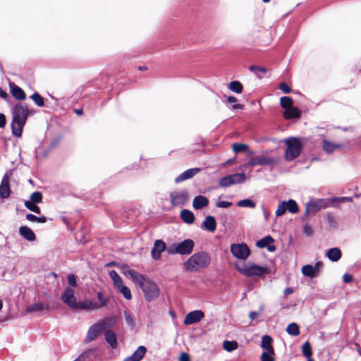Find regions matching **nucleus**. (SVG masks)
<instances>
[{"label": "nucleus", "mask_w": 361, "mask_h": 361, "mask_svg": "<svg viewBox=\"0 0 361 361\" xmlns=\"http://www.w3.org/2000/svg\"><path fill=\"white\" fill-rule=\"evenodd\" d=\"M97 298L99 301V307H105L107 305V303H108V298H105L104 296V294L102 292L99 291V292H97Z\"/></svg>", "instance_id": "09e8293b"}, {"label": "nucleus", "mask_w": 361, "mask_h": 361, "mask_svg": "<svg viewBox=\"0 0 361 361\" xmlns=\"http://www.w3.org/2000/svg\"><path fill=\"white\" fill-rule=\"evenodd\" d=\"M238 343L235 341H224L223 343V348L227 352H232L236 350Z\"/></svg>", "instance_id": "473e14b6"}, {"label": "nucleus", "mask_w": 361, "mask_h": 361, "mask_svg": "<svg viewBox=\"0 0 361 361\" xmlns=\"http://www.w3.org/2000/svg\"><path fill=\"white\" fill-rule=\"evenodd\" d=\"M99 308V305L97 302L93 301V300H84L80 301L77 303V305L75 308V310H85V311H90V310H94Z\"/></svg>", "instance_id": "f3484780"}, {"label": "nucleus", "mask_w": 361, "mask_h": 361, "mask_svg": "<svg viewBox=\"0 0 361 361\" xmlns=\"http://www.w3.org/2000/svg\"><path fill=\"white\" fill-rule=\"evenodd\" d=\"M204 316L202 310H194L190 312L184 319V324L190 325L199 322Z\"/></svg>", "instance_id": "4468645a"}, {"label": "nucleus", "mask_w": 361, "mask_h": 361, "mask_svg": "<svg viewBox=\"0 0 361 361\" xmlns=\"http://www.w3.org/2000/svg\"><path fill=\"white\" fill-rule=\"evenodd\" d=\"M12 95L18 100H24L25 99V92L18 86L13 84L10 85Z\"/></svg>", "instance_id": "a878e982"}, {"label": "nucleus", "mask_w": 361, "mask_h": 361, "mask_svg": "<svg viewBox=\"0 0 361 361\" xmlns=\"http://www.w3.org/2000/svg\"><path fill=\"white\" fill-rule=\"evenodd\" d=\"M274 242V239L270 235L265 236L257 241L256 245L259 248H264Z\"/></svg>", "instance_id": "72a5a7b5"}, {"label": "nucleus", "mask_w": 361, "mask_h": 361, "mask_svg": "<svg viewBox=\"0 0 361 361\" xmlns=\"http://www.w3.org/2000/svg\"><path fill=\"white\" fill-rule=\"evenodd\" d=\"M194 245L193 240L186 239L175 246V251H176L177 254L182 255H190L193 250Z\"/></svg>", "instance_id": "f8f14e48"}, {"label": "nucleus", "mask_w": 361, "mask_h": 361, "mask_svg": "<svg viewBox=\"0 0 361 361\" xmlns=\"http://www.w3.org/2000/svg\"><path fill=\"white\" fill-rule=\"evenodd\" d=\"M117 291L118 293H120L121 294L123 295V296L126 299V300H130L132 298V295H131V292H130V290L128 287H127L125 285H123V286H120L119 288H118L117 289Z\"/></svg>", "instance_id": "4c0bfd02"}, {"label": "nucleus", "mask_w": 361, "mask_h": 361, "mask_svg": "<svg viewBox=\"0 0 361 361\" xmlns=\"http://www.w3.org/2000/svg\"><path fill=\"white\" fill-rule=\"evenodd\" d=\"M180 217L185 223L188 224H192L195 220L193 213L188 209H183L180 212Z\"/></svg>", "instance_id": "c85d7f7f"}, {"label": "nucleus", "mask_w": 361, "mask_h": 361, "mask_svg": "<svg viewBox=\"0 0 361 361\" xmlns=\"http://www.w3.org/2000/svg\"><path fill=\"white\" fill-rule=\"evenodd\" d=\"M122 273L126 276L130 277L135 283L142 279L143 274H141L133 269H129L128 267H123Z\"/></svg>", "instance_id": "5701e85b"}, {"label": "nucleus", "mask_w": 361, "mask_h": 361, "mask_svg": "<svg viewBox=\"0 0 361 361\" xmlns=\"http://www.w3.org/2000/svg\"><path fill=\"white\" fill-rule=\"evenodd\" d=\"M25 218L29 221L36 222L37 216L34 214H27Z\"/></svg>", "instance_id": "e2e57ef3"}, {"label": "nucleus", "mask_w": 361, "mask_h": 361, "mask_svg": "<svg viewBox=\"0 0 361 361\" xmlns=\"http://www.w3.org/2000/svg\"><path fill=\"white\" fill-rule=\"evenodd\" d=\"M273 339L270 336L265 335L262 338L261 347L264 352L274 353V349L272 345Z\"/></svg>", "instance_id": "4be33fe9"}, {"label": "nucleus", "mask_w": 361, "mask_h": 361, "mask_svg": "<svg viewBox=\"0 0 361 361\" xmlns=\"http://www.w3.org/2000/svg\"><path fill=\"white\" fill-rule=\"evenodd\" d=\"M166 249V244L161 240H157L154 243V247L151 251L152 257L155 260H159L161 257V252Z\"/></svg>", "instance_id": "2eb2a0df"}, {"label": "nucleus", "mask_w": 361, "mask_h": 361, "mask_svg": "<svg viewBox=\"0 0 361 361\" xmlns=\"http://www.w3.org/2000/svg\"><path fill=\"white\" fill-rule=\"evenodd\" d=\"M49 305L47 304H44L42 302L35 303L26 308L27 312H40L44 309H48Z\"/></svg>", "instance_id": "c756f323"}, {"label": "nucleus", "mask_w": 361, "mask_h": 361, "mask_svg": "<svg viewBox=\"0 0 361 361\" xmlns=\"http://www.w3.org/2000/svg\"><path fill=\"white\" fill-rule=\"evenodd\" d=\"M146 353V348L140 345L137 350L129 357H127L124 361H140Z\"/></svg>", "instance_id": "6ab92c4d"}, {"label": "nucleus", "mask_w": 361, "mask_h": 361, "mask_svg": "<svg viewBox=\"0 0 361 361\" xmlns=\"http://www.w3.org/2000/svg\"><path fill=\"white\" fill-rule=\"evenodd\" d=\"M232 205L231 202L228 201H219L216 203V207L219 208H228Z\"/></svg>", "instance_id": "6e6d98bb"}, {"label": "nucleus", "mask_w": 361, "mask_h": 361, "mask_svg": "<svg viewBox=\"0 0 361 361\" xmlns=\"http://www.w3.org/2000/svg\"><path fill=\"white\" fill-rule=\"evenodd\" d=\"M302 274L310 278L314 277L317 274L314 271L313 266L307 264L302 267Z\"/></svg>", "instance_id": "c9c22d12"}, {"label": "nucleus", "mask_w": 361, "mask_h": 361, "mask_svg": "<svg viewBox=\"0 0 361 361\" xmlns=\"http://www.w3.org/2000/svg\"><path fill=\"white\" fill-rule=\"evenodd\" d=\"M31 99L35 103L37 106H44V101L43 97L37 92H35L32 96Z\"/></svg>", "instance_id": "a19ab883"}, {"label": "nucleus", "mask_w": 361, "mask_h": 361, "mask_svg": "<svg viewBox=\"0 0 361 361\" xmlns=\"http://www.w3.org/2000/svg\"><path fill=\"white\" fill-rule=\"evenodd\" d=\"M341 251L338 247H333L326 252V257L331 262H338L341 258Z\"/></svg>", "instance_id": "393cba45"}, {"label": "nucleus", "mask_w": 361, "mask_h": 361, "mask_svg": "<svg viewBox=\"0 0 361 361\" xmlns=\"http://www.w3.org/2000/svg\"><path fill=\"white\" fill-rule=\"evenodd\" d=\"M209 204V200L203 195H197L195 197L192 202V207L195 209H201L203 207H207Z\"/></svg>", "instance_id": "412c9836"}, {"label": "nucleus", "mask_w": 361, "mask_h": 361, "mask_svg": "<svg viewBox=\"0 0 361 361\" xmlns=\"http://www.w3.org/2000/svg\"><path fill=\"white\" fill-rule=\"evenodd\" d=\"M67 279H68V283L69 286H71V288L77 286V280H76V277L74 274H68Z\"/></svg>", "instance_id": "603ef678"}, {"label": "nucleus", "mask_w": 361, "mask_h": 361, "mask_svg": "<svg viewBox=\"0 0 361 361\" xmlns=\"http://www.w3.org/2000/svg\"><path fill=\"white\" fill-rule=\"evenodd\" d=\"M231 252L235 258L245 260L250 255V250L244 243H233L231 245Z\"/></svg>", "instance_id": "1a4fd4ad"}, {"label": "nucleus", "mask_w": 361, "mask_h": 361, "mask_svg": "<svg viewBox=\"0 0 361 361\" xmlns=\"http://www.w3.org/2000/svg\"><path fill=\"white\" fill-rule=\"evenodd\" d=\"M250 70L255 72L257 75H258L259 73H265L267 71L265 68L261 67V66H251L250 67Z\"/></svg>", "instance_id": "864d4df0"}, {"label": "nucleus", "mask_w": 361, "mask_h": 361, "mask_svg": "<svg viewBox=\"0 0 361 361\" xmlns=\"http://www.w3.org/2000/svg\"><path fill=\"white\" fill-rule=\"evenodd\" d=\"M286 203H285V201H283L279 203V206H278V208L276 211V216H281L282 215H283L286 212Z\"/></svg>", "instance_id": "8fccbe9b"}, {"label": "nucleus", "mask_w": 361, "mask_h": 361, "mask_svg": "<svg viewBox=\"0 0 361 361\" xmlns=\"http://www.w3.org/2000/svg\"><path fill=\"white\" fill-rule=\"evenodd\" d=\"M286 331L289 335L297 336L300 334V330L296 323L290 324L287 328Z\"/></svg>", "instance_id": "e433bc0d"}, {"label": "nucleus", "mask_w": 361, "mask_h": 361, "mask_svg": "<svg viewBox=\"0 0 361 361\" xmlns=\"http://www.w3.org/2000/svg\"><path fill=\"white\" fill-rule=\"evenodd\" d=\"M210 263V257L205 252H200L193 254L187 261L184 262V267L188 271H197L204 269Z\"/></svg>", "instance_id": "f03ea898"}, {"label": "nucleus", "mask_w": 361, "mask_h": 361, "mask_svg": "<svg viewBox=\"0 0 361 361\" xmlns=\"http://www.w3.org/2000/svg\"><path fill=\"white\" fill-rule=\"evenodd\" d=\"M330 200L327 199H312L306 203L305 215L310 213L315 214L322 209L329 207Z\"/></svg>", "instance_id": "0eeeda50"}, {"label": "nucleus", "mask_w": 361, "mask_h": 361, "mask_svg": "<svg viewBox=\"0 0 361 361\" xmlns=\"http://www.w3.org/2000/svg\"><path fill=\"white\" fill-rule=\"evenodd\" d=\"M176 245H173V246L167 248V252L169 254V255H174V254H177L176 251H175V246Z\"/></svg>", "instance_id": "338daca9"}, {"label": "nucleus", "mask_w": 361, "mask_h": 361, "mask_svg": "<svg viewBox=\"0 0 361 361\" xmlns=\"http://www.w3.org/2000/svg\"><path fill=\"white\" fill-rule=\"evenodd\" d=\"M104 328V322L97 323L92 325L87 331L85 341L87 342H90L94 340Z\"/></svg>", "instance_id": "ddd939ff"}, {"label": "nucleus", "mask_w": 361, "mask_h": 361, "mask_svg": "<svg viewBox=\"0 0 361 361\" xmlns=\"http://www.w3.org/2000/svg\"><path fill=\"white\" fill-rule=\"evenodd\" d=\"M274 353L263 352L261 355V361H274Z\"/></svg>", "instance_id": "3c124183"}, {"label": "nucleus", "mask_w": 361, "mask_h": 361, "mask_svg": "<svg viewBox=\"0 0 361 361\" xmlns=\"http://www.w3.org/2000/svg\"><path fill=\"white\" fill-rule=\"evenodd\" d=\"M341 147V145L335 144L327 140L323 141V149L327 153H331L335 149Z\"/></svg>", "instance_id": "2f4dec72"}, {"label": "nucleus", "mask_w": 361, "mask_h": 361, "mask_svg": "<svg viewBox=\"0 0 361 361\" xmlns=\"http://www.w3.org/2000/svg\"><path fill=\"white\" fill-rule=\"evenodd\" d=\"M201 171L200 168H192L188 169L180 173L178 176L175 178V183H179L188 179H190L195 176L197 173Z\"/></svg>", "instance_id": "a211bd4d"}, {"label": "nucleus", "mask_w": 361, "mask_h": 361, "mask_svg": "<svg viewBox=\"0 0 361 361\" xmlns=\"http://www.w3.org/2000/svg\"><path fill=\"white\" fill-rule=\"evenodd\" d=\"M179 361H190V357L187 353H182L179 357Z\"/></svg>", "instance_id": "680f3d73"}, {"label": "nucleus", "mask_w": 361, "mask_h": 361, "mask_svg": "<svg viewBox=\"0 0 361 361\" xmlns=\"http://www.w3.org/2000/svg\"><path fill=\"white\" fill-rule=\"evenodd\" d=\"M286 211H288L291 214H296L299 211V207L297 202L293 200H288L285 201Z\"/></svg>", "instance_id": "7c9ffc66"}, {"label": "nucleus", "mask_w": 361, "mask_h": 361, "mask_svg": "<svg viewBox=\"0 0 361 361\" xmlns=\"http://www.w3.org/2000/svg\"><path fill=\"white\" fill-rule=\"evenodd\" d=\"M245 180L246 176L245 173H237L221 178L219 181V185L221 188H227L233 185L243 183Z\"/></svg>", "instance_id": "6e6552de"}, {"label": "nucleus", "mask_w": 361, "mask_h": 361, "mask_svg": "<svg viewBox=\"0 0 361 361\" xmlns=\"http://www.w3.org/2000/svg\"><path fill=\"white\" fill-rule=\"evenodd\" d=\"M11 194L10 189V183H9V177L7 173H6L1 180L0 185V197L2 199L8 198Z\"/></svg>", "instance_id": "dca6fc26"}, {"label": "nucleus", "mask_w": 361, "mask_h": 361, "mask_svg": "<svg viewBox=\"0 0 361 361\" xmlns=\"http://www.w3.org/2000/svg\"><path fill=\"white\" fill-rule=\"evenodd\" d=\"M105 339L112 348L117 346V338L116 334L111 330H107L105 332Z\"/></svg>", "instance_id": "cd10ccee"}, {"label": "nucleus", "mask_w": 361, "mask_h": 361, "mask_svg": "<svg viewBox=\"0 0 361 361\" xmlns=\"http://www.w3.org/2000/svg\"><path fill=\"white\" fill-rule=\"evenodd\" d=\"M226 102L228 103L233 104L232 108L233 109H243L244 108V105L240 104H235L237 102V99L233 96L227 97Z\"/></svg>", "instance_id": "37998d69"}, {"label": "nucleus", "mask_w": 361, "mask_h": 361, "mask_svg": "<svg viewBox=\"0 0 361 361\" xmlns=\"http://www.w3.org/2000/svg\"><path fill=\"white\" fill-rule=\"evenodd\" d=\"M302 355L308 359H312L311 356L312 355V348L310 343L308 341H306L302 347Z\"/></svg>", "instance_id": "58836bf2"}, {"label": "nucleus", "mask_w": 361, "mask_h": 361, "mask_svg": "<svg viewBox=\"0 0 361 361\" xmlns=\"http://www.w3.org/2000/svg\"><path fill=\"white\" fill-rule=\"evenodd\" d=\"M235 268L240 274L247 277L262 276L268 272L267 267L253 264H243L242 266L236 265Z\"/></svg>", "instance_id": "39448f33"}, {"label": "nucleus", "mask_w": 361, "mask_h": 361, "mask_svg": "<svg viewBox=\"0 0 361 361\" xmlns=\"http://www.w3.org/2000/svg\"><path fill=\"white\" fill-rule=\"evenodd\" d=\"M123 314H124V318H125V320H126V322L127 323V324L131 327H133L135 325L134 319H133L131 314L130 313V312L128 310H125L123 312Z\"/></svg>", "instance_id": "de8ad7c7"}, {"label": "nucleus", "mask_w": 361, "mask_h": 361, "mask_svg": "<svg viewBox=\"0 0 361 361\" xmlns=\"http://www.w3.org/2000/svg\"><path fill=\"white\" fill-rule=\"evenodd\" d=\"M137 285L142 289L145 299L148 301L153 300L159 295L160 290L157 285L145 275L142 276Z\"/></svg>", "instance_id": "7ed1b4c3"}, {"label": "nucleus", "mask_w": 361, "mask_h": 361, "mask_svg": "<svg viewBox=\"0 0 361 361\" xmlns=\"http://www.w3.org/2000/svg\"><path fill=\"white\" fill-rule=\"evenodd\" d=\"M286 145L285 159L286 161H290L300 155L302 146L298 138L289 137L286 139Z\"/></svg>", "instance_id": "20e7f679"}, {"label": "nucleus", "mask_w": 361, "mask_h": 361, "mask_svg": "<svg viewBox=\"0 0 361 361\" xmlns=\"http://www.w3.org/2000/svg\"><path fill=\"white\" fill-rule=\"evenodd\" d=\"M190 195L186 189L176 190L170 193V202L173 207L185 205L189 200Z\"/></svg>", "instance_id": "423d86ee"}, {"label": "nucleus", "mask_w": 361, "mask_h": 361, "mask_svg": "<svg viewBox=\"0 0 361 361\" xmlns=\"http://www.w3.org/2000/svg\"><path fill=\"white\" fill-rule=\"evenodd\" d=\"M237 205L240 207H250L254 208L256 206V204L250 199H245L240 200L237 202Z\"/></svg>", "instance_id": "79ce46f5"}, {"label": "nucleus", "mask_w": 361, "mask_h": 361, "mask_svg": "<svg viewBox=\"0 0 361 361\" xmlns=\"http://www.w3.org/2000/svg\"><path fill=\"white\" fill-rule=\"evenodd\" d=\"M232 148L235 153H240L248 149V146L245 144L234 143Z\"/></svg>", "instance_id": "a18cd8bd"}, {"label": "nucleus", "mask_w": 361, "mask_h": 361, "mask_svg": "<svg viewBox=\"0 0 361 361\" xmlns=\"http://www.w3.org/2000/svg\"><path fill=\"white\" fill-rule=\"evenodd\" d=\"M323 264L321 262H317L314 266H313V269L316 274L319 273V270L322 268Z\"/></svg>", "instance_id": "bf43d9fd"}, {"label": "nucleus", "mask_w": 361, "mask_h": 361, "mask_svg": "<svg viewBox=\"0 0 361 361\" xmlns=\"http://www.w3.org/2000/svg\"><path fill=\"white\" fill-rule=\"evenodd\" d=\"M279 88L280 90H281L283 93L286 94H288L291 92V88L286 82L280 83Z\"/></svg>", "instance_id": "5fc2aeb1"}, {"label": "nucleus", "mask_w": 361, "mask_h": 361, "mask_svg": "<svg viewBox=\"0 0 361 361\" xmlns=\"http://www.w3.org/2000/svg\"><path fill=\"white\" fill-rule=\"evenodd\" d=\"M87 356V353H84L81 354L77 359L74 361H85V357Z\"/></svg>", "instance_id": "774afa93"}, {"label": "nucleus", "mask_w": 361, "mask_h": 361, "mask_svg": "<svg viewBox=\"0 0 361 361\" xmlns=\"http://www.w3.org/2000/svg\"><path fill=\"white\" fill-rule=\"evenodd\" d=\"M61 299L71 309L75 310L78 302L75 296V291L72 288H66L61 294Z\"/></svg>", "instance_id": "9d476101"}, {"label": "nucleus", "mask_w": 361, "mask_h": 361, "mask_svg": "<svg viewBox=\"0 0 361 361\" xmlns=\"http://www.w3.org/2000/svg\"><path fill=\"white\" fill-rule=\"evenodd\" d=\"M276 162V159L266 156L264 154H259L251 157L248 161V164L254 166H264V165H273Z\"/></svg>", "instance_id": "9b49d317"}, {"label": "nucleus", "mask_w": 361, "mask_h": 361, "mask_svg": "<svg viewBox=\"0 0 361 361\" xmlns=\"http://www.w3.org/2000/svg\"><path fill=\"white\" fill-rule=\"evenodd\" d=\"M301 114L300 111L296 107H290L285 110L283 116L286 119H293L300 118Z\"/></svg>", "instance_id": "bb28decb"}, {"label": "nucleus", "mask_w": 361, "mask_h": 361, "mask_svg": "<svg viewBox=\"0 0 361 361\" xmlns=\"http://www.w3.org/2000/svg\"><path fill=\"white\" fill-rule=\"evenodd\" d=\"M228 88L231 91L238 94L241 93L243 91L242 84L237 80L231 82L228 84Z\"/></svg>", "instance_id": "f704fd0d"}, {"label": "nucleus", "mask_w": 361, "mask_h": 361, "mask_svg": "<svg viewBox=\"0 0 361 361\" xmlns=\"http://www.w3.org/2000/svg\"><path fill=\"white\" fill-rule=\"evenodd\" d=\"M109 276L113 281V282L116 281H118V279L121 278V276L118 275V274L115 270H111L109 271Z\"/></svg>", "instance_id": "4d7b16f0"}, {"label": "nucleus", "mask_w": 361, "mask_h": 361, "mask_svg": "<svg viewBox=\"0 0 361 361\" xmlns=\"http://www.w3.org/2000/svg\"><path fill=\"white\" fill-rule=\"evenodd\" d=\"M331 201L332 202H343L345 201H352V198L351 197H339V198H333L331 200Z\"/></svg>", "instance_id": "13d9d810"}, {"label": "nucleus", "mask_w": 361, "mask_h": 361, "mask_svg": "<svg viewBox=\"0 0 361 361\" xmlns=\"http://www.w3.org/2000/svg\"><path fill=\"white\" fill-rule=\"evenodd\" d=\"M202 228L209 232H214L216 228V222L214 217L207 216L202 223Z\"/></svg>", "instance_id": "b1692460"}, {"label": "nucleus", "mask_w": 361, "mask_h": 361, "mask_svg": "<svg viewBox=\"0 0 361 361\" xmlns=\"http://www.w3.org/2000/svg\"><path fill=\"white\" fill-rule=\"evenodd\" d=\"M280 104L281 107L286 110L293 106V99L289 97H282L280 99Z\"/></svg>", "instance_id": "ea45409f"}, {"label": "nucleus", "mask_w": 361, "mask_h": 361, "mask_svg": "<svg viewBox=\"0 0 361 361\" xmlns=\"http://www.w3.org/2000/svg\"><path fill=\"white\" fill-rule=\"evenodd\" d=\"M32 114V111H30L25 104L19 103L13 107L11 128L13 134L15 136L20 137L21 135L27 116Z\"/></svg>", "instance_id": "f257e3e1"}, {"label": "nucleus", "mask_w": 361, "mask_h": 361, "mask_svg": "<svg viewBox=\"0 0 361 361\" xmlns=\"http://www.w3.org/2000/svg\"><path fill=\"white\" fill-rule=\"evenodd\" d=\"M114 285L115 286V288L117 289L118 288L120 287V286H123V279H121V277L118 279V281H116L114 282Z\"/></svg>", "instance_id": "69168bd1"}, {"label": "nucleus", "mask_w": 361, "mask_h": 361, "mask_svg": "<svg viewBox=\"0 0 361 361\" xmlns=\"http://www.w3.org/2000/svg\"><path fill=\"white\" fill-rule=\"evenodd\" d=\"M352 280H353V276L349 274H345L343 276V281L345 283H350L352 281Z\"/></svg>", "instance_id": "052dcab7"}, {"label": "nucleus", "mask_w": 361, "mask_h": 361, "mask_svg": "<svg viewBox=\"0 0 361 361\" xmlns=\"http://www.w3.org/2000/svg\"><path fill=\"white\" fill-rule=\"evenodd\" d=\"M42 195L40 192H34L30 195V201L32 203H39L42 202Z\"/></svg>", "instance_id": "49530a36"}, {"label": "nucleus", "mask_w": 361, "mask_h": 361, "mask_svg": "<svg viewBox=\"0 0 361 361\" xmlns=\"http://www.w3.org/2000/svg\"><path fill=\"white\" fill-rule=\"evenodd\" d=\"M20 235L25 240L32 242L36 239V235L31 228L26 226H22L19 228Z\"/></svg>", "instance_id": "aec40b11"}, {"label": "nucleus", "mask_w": 361, "mask_h": 361, "mask_svg": "<svg viewBox=\"0 0 361 361\" xmlns=\"http://www.w3.org/2000/svg\"><path fill=\"white\" fill-rule=\"evenodd\" d=\"M6 124V117L3 114H0V128L4 127Z\"/></svg>", "instance_id": "0e129e2a"}, {"label": "nucleus", "mask_w": 361, "mask_h": 361, "mask_svg": "<svg viewBox=\"0 0 361 361\" xmlns=\"http://www.w3.org/2000/svg\"><path fill=\"white\" fill-rule=\"evenodd\" d=\"M36 203H32L30 201H25V206L26 208H27L29 210L39 214L41 213V210L38 206L35 204Z\"/></svg>", "instance_id": "c03bdc74"}]
</instances>
